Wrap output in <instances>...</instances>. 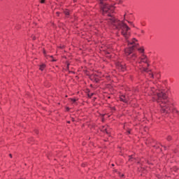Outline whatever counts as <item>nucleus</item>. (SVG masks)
<instances>
[{
  "mask_svg": "<svg viewBox=\"0 0 179 179\" xmlns=\"http://www.w3.org/2000/svg\"><path fill=\"white\" fill-rule=\"evenodd\" d=\"M127 132H128V134H131V131H127Z\"/></svg>",
  "mask_w": 179,
  "mask_h": 179,
  "instance_id": "18",
  "label": "nucleus"
},
{
  "mask_svg": "<svg viewBox=\"0 0 179 179\" xmlns=\"http://www.w3.org/2000/svg\"><path fill=\"white\" fill-rule=\"evenodd\" d=\"M141 33H145V31L143 30L141 31Z\"/></svg>",
  "mask_w": 179,
  "mask_h": 179,
  "instance_id": "16",
  "label": "nucleus"
},
{
  "mask_svg": "<svg viewBox=\"0 0 179 179\" xmlns=\"http://www.w3.org/2000/svg\"><path fill=\"white\" fill-rule=\"evenodd\" d=\"M128 23H130V24H132V22H128Z\"/></svg>",
  "mask_w": 179,
  "mask_h": 179,
  "instance_id": "15",
  "label": "nucleus"
},
{
  "mask_svg": "<svg viewBox=\"0 0 179 179\" xmlns=\"http://www.w3.org/2000/svg\"><path fill=\"white\" fill-rule=\"evenodd\" d=\"M120 101H123V103H128L129 101V96L127 95L120 96Z\"/></svg>",
  "mask_w": 179,
  "mask_h": 179,
  "instance_id": "5",
  "label": "nucleus"
},
{
  "mask_svg": "<svg viewBox=\"0 0 179 179\" xmlns=\"http://www.w3.org/2000/svg\"><path fill=\"white\" fill-rule=\"evenodd\" d=\"M135 41H136V39L134 38L133 42L129 43L132 46H130L124 50L125 55L127 56L128 59H132L133 61H135L136 58V54H132V52H134V50H135V48L136 47V45L134 43ZM131 54L132 55H131Z\"/></svg>",
  "mask_w": 179,
  "mask_h": 179,
  "instance_id": "2",
  "label": "nucleus"
},
{
  "mask_svg": "<svg viewBox=\"0 0 179 179\" xmlns=\"http://www.w3.org/2000/svg\"><path fill=\"white\" fill-rule=\"evenodd\" d=\"M64 13H65V15H69V10H66V11H64Z\"/></svg>",
  "mask_w": 179,
  "mask_h": 179,
  "instance_id": "10",
  "label": "nucleus"
},
{
  "mask_svg": "<svg viewBox=\"0 0 179 179\" xmlns=\"http://www.w3.org/2000/svg\"><path fill=\"white\" fill-rule=\"evenodd\" d=\"M45 2V0H41V3H44Z\"/></svg>",
  "mask_w": 179,
  "mask_h": 179,
  "instance_id": "12",
  "label": "nucleus"
},
{
  "mask_svg": "<svg viewBox=\"0 0 179 179\" xmlns=\"http://www.w3.org/2000/svg\"><path fill=\"white\" fill-rule=\"evenodd\" d=\"M150 75L151 78H153V74L152 73H150Z\"/></svg>",
  "mask_w": 179,
  "mask_h": 179,
  "instance_id": "13",
  "label": "nucleus"
},
{
  "mask_svg": "<svg viewBox=\"0 0 179 179\" xmlns=\"http://www.w3.org/2000/svg\"><path fill=\"white\" fill-rule=\"evenodd\" d=\"M45 69V64H41L40 66V68H39L40 71H44Z\"/></svg>",
  "mask_w": 179,
  "mask_h": 179,
  "instance_id": "6",
  "label": "nucleus"
},
{
  "mask_svg": "<svg viewBox=\"0 0 179 179\" xmlns=\"http://www.w3.org/2000/svg\"><path fill=\"white\" fill-rule=\"evenodd\" d=\"M67 110L69 111V108H67Z\"/></svg>",
  "mask_w": 179,
  "mask_h": 179,
  "instance_id": "20",
  "label": "nucleus"
},
{
  "mask_svg": "<svg viewBox=\"0 0 179 179\" xmlns=\"http://www.w3.org/2000/svg\"><path fill=\"white\" fill-rule=\"evenodd\" d=\"M33 40H36V36H33Z\"/></svg>",
  "mask_w": 179,
  "mask_h": 179,
  "instance_id": "14",
  "label": "nucleus"
},
{
  "mask_svg": "<svg viewBox=\"0 0 179 179\" xmlns=\"http://www.w3.org/2000/svg\"><path fill=\"white\" fill-rule=\"evenodd\" d=\"M121 177H124V175H123V174H122V175H121Z\"/></svg>",
  "mask_w": 179,
  "mask_h": 179,
  "instance_id": "19",
  "label": "nucleus"
},
{
  "mask_svg": "<svg viewBox=\"0 0 179 179\" xmlns=\"http://www.w3.org/2000/svg\"><path fill=\"white\" fill-rule=\"evenodd\" d=\"M141 66V71L146 72L148 71V66H149V60L148 59V57L145 55H142L140 57V62H138Z\"/></svg>",
  "mask_w": 179,
  "mask_h": 179,
  "instance_id": "3",
  "label": "nucleus"
},
{
  "mask_svg": "<svg viewBox=\"0 0 179 179\" xmlns=\"http://www.w3.org/2000/svg\"><path fill=\"white\" fill-rule=\"evenodd\" d=\"M117 67L120 71H122V72H124V71H125V64L124 63H121V62H118L117 63Z\"/></svg>",
  "mask_w": 179,
  "mask_h": 179,
  "instance_id": "4",
  "label": "nucleus"
},
{
  "mask_svg": "<svg viewBox=\"0 0 179 179\" xmlns=\"http://www.w3.org/2000/svg\"><path fill=\"white\" fill-rule=\"evenodd\" d=\"M138 50L139 51V52L143 53L145 52V50L142 48H138Z\"/></svg>",
  "mask_w": 179,
  "mask_h": 179,
  "instance_id": "7",
  "label": "nucleus"
},
{
  "mask_svg": "<svg viewBox=\"0 0 179 179\" xmlns=\"http://www.w3.org/2000/svg\"><path fill=\"white\" fill-rule=\"evenodd\" d=\"M10 157H12V154H10Z\"/></svg>",
  "mask_w": 179,
  "mask_h": 179,
  "instance_id": "17",
  "label": "nucleus"
},
{
  "mask_svg": "<svg viewBox=\"0 0 179 179\" xmlns=\"http://www.w3.org/2000/svg\"><path fill=\"white\" fill-rule=\"evenodd\" d=\"M129 162H132V155H130L129 157Z\"/></svg>",
  "mask_w": 179,
  "mask_h": 179,
  "instance_id": "9",
  "label": "nucleus"
},
{
  "mask_svg": "<svg viewBox=\"0 0 179 179\" xmlns=\"http://www.w3.org/2000/svg\"><path fill=\"white\" fill-rule=\"evenodd\" d=\"M171 136H169L167 137V141H171Z\"/></svg>",
  "mask_w": 179,
  "mask_h": 179,
  "instance_id": "11",
  "label": "nucleus"
},
{
  "mask_svg": "<svg viewBox=\"0 0 179 179\" xmlns=\"http://www.w3.org/2000/svg\"><path fill=\"white\" fill-rule=\"evenodd\" d=\"M112 166H114V164H113Z\"/></svg>",
  "mask_w": 179,
  "mask_h": 179,
  "instance_id": "21",
  "label": "nucleus"
},
{
  "mask_svg": "<svg viewBox=\"0 0 179 179\" xmlns=\"http://www.w3.org/2000/svg\"><path fill=\"white\" fill-rule=\"evenodd\" d=\"M101 2V7L102 9V12L103 15H106V13H108V16L110 17L108 19L110 23L111 24H113L116 29H120L121 30V34L123 35V36L127 39L129 36H131V33L129 32V30L131 29L128 25H127L124 22H121L117 19H115L113 15H110V13L114 12V6H110L108 4H104L103 3V0H100Z\"/></svg>",
  "mask_w": 179,
  "mask_h": 179,
  "instance_id": "1",
  "label": "nucleus"
},
{
  "mask_svg": "<svg viewBox=\"0 0 179 179\" xmlns=\"http://www.w3.org/2000/svg\"><path fill=\"white\" fill-rule=\"evenodd\" d=\"M76 99H71V101H72V103H76Z\"/></svg>",
  "mask_w": 179,
  "mask_h": 179,
  "instance_id": "8",
  "label": "nucleus"
}]
</instances>
